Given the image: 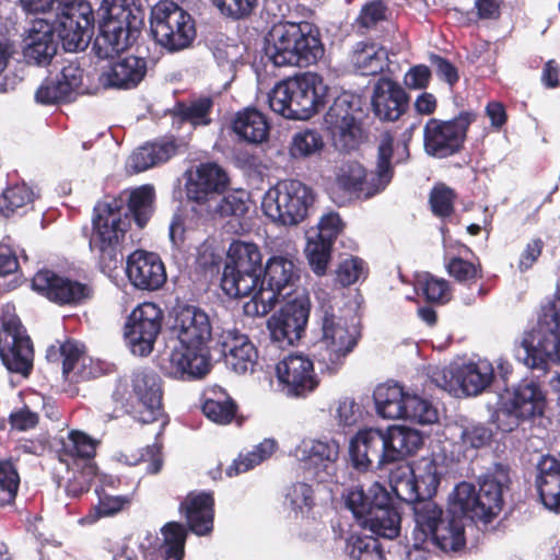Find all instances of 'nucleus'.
<instances>
[{
	"mask_svg": "<svg viewBox=\"0 0 560 560\" xmlns=\"http://www.w3.org/2000/svg\"><path fill=\"white\" fill-rule=\"evenodd\" d=\"M262 255L254 243L235 241L228 250L221 279L222 290L231 298L253 295L261 273Z\"/></svg>",
	"mask_w": 560,
	"mask_h": 560,
	"instance_id": "obj_11",
	"label": "nucleus"
},
{
	"mask_svg": "<svg viewBox=\"0 0 560 560\" xmlns=\"http://www.w3.org/2000/svg\"><path fill=\"white\" fill-rule=\"evenodd\" d=\"M545 407L546 393L540 384L524 380L501 397L497 412L498 428L511 432L522 422L542 416Z\"/></svg>",
	"mask_w": 560,
	"mask_h": 560,
	"instance_id": "obj_15",
	"label": "nucleus"
},
{
	"mask_svg": "<svg viewBox=\"0 0 560 560\" xmlns=\"http://www.w3.org/2000/svg\"><path fill=\"white\" fill-rule=\"evenodd\" d=\"M97 441L80 431H72L69 434V442L66 446L67 452L74 458L73 462L84 464L92 462L95 455Z\"/></svg>",
	"mask_w": 560,
	"mask_h": 560,
	"instance_id": "obj_57",
	"label": "nucleus"
},
{
	"mask_svg": "<svg viewBox=\"0 0 560 560\" xmlns=\"http://www.w3.org/2000/svg\"><path fill=\"white\" fill-rule=\"evenodd\" d=\"M465 526L466 521L463 516L446 511L444 518L434 527L429 541L444 552H458L466 546Z\"/></svg>",
	"mask_w": 560,
	"mask_h": 560,
	"instance_id": "obj_39",
	"label": "nucleus"
},
{
	"mask_svg": "<svg viewBox=\"0 0 560 560\" xmlns=\"http://www.w3.org/2000/svg\"><path fill=\"white\" fill-rule=\"evenodd\" d=\"M177 149L178 145L174 140L148 143L137 149L129 156L127 167L135 173L147 171L156 164L170 160L176 154Z\"/></svg>",
	"mask_w": 560,
	"mask_h": 560,
	"instance_id": "obj_40",
	"label": "nucleus"
},
{
	"mask_svg": "<svg viewBox=\"0 0 560 560\" xmlns=\"http://www.w3.org/2000/svg\"><path fill=\"white\" fill-rule=\"evenodd\" d=\"M249 195L246 190L238 189L230 191L226 195L219 192L213 199L201 208L210 215L224 217H243L249 208Z\"/></svg>",
	"mask_w": 560,
	"mask_h": 560,
	"instance_id": "obj_44",
	"label": "nucleus"
},
{
	"mask_svg": "<svg viewBox=\"0 0 560 560\" xmlns=\"http://www.w3.org/2000/svg\"><path fill=\"white\" fill-rule=\"evenodd\" d=\"M218 347L230 370L236 374L254 372L258 351L247 335L235 327L223 328L218 338Z\"/></svg>",
	"mask_w": 560,
	"mask_h": 560,
	"instance_id": "obj_24",
	"label": "nucleus"
},
{
	"mask_svg": "<svg viewBox=\"0 0 560 560\" xmlns=\"http://www.w3.org/2000/svg\"><path fill=\"white\" fill-rule=\"evenodd\" d=\"M388 15L387 5L382 0H373L362 7L355 23L360 28L370 30L387 21Z\"/></svg>",
	"mask_w": 560,
	"mask_h": 560,
	"instance_id": "obj_62",
	"label": "nucleus"
},
{
	"mask_svg": "<svg viewBox=\"0 0 560 560\" xmlns=\"http://www.w3.org/2000/svg\"><path fill=\"white\" fill-rule=\"evenodd\" d=\"M58 352L62 357V374L66 378L71 382H79L95 375L92 369H88V362L91 359L84 354V347L79 341L67 340L58 349L51 346L47 350V358L54 360Z\"/></svg>",
	"mask_w": 560,
	"mask_h": 560,
	"instance_id": "obj_34",
	"label": "nucleus"
},
{
	"mask_svg": "<svg viewBox=\"0 0 560 560\" xmlns=\"http://www.w3.org/2000/svg\"><path fill=\"white\" fill-rule=\"evenodd\" d=\"M233 130L249 143H261L269 135V124L266 117L254 108L237 113L233 120Z\"/></svg>",
	"mask_w": 560,
	"mask_h": 560,
	"instance_id": "obj_43",
	"label": "nucleus"
},
{
	"mask_svg": "<svg viewBox=\"0 0 560 560\" xmlns=\"http://www.w3.org/2000/svg\"><path fill=\"white\" fill-rule=\"evenodd\" d=\"M372 106L380 119L395 121L407 109L408 95L397 82L381 78L373 89Z\"/></svg>",
	"mask_w": 560,
	"mask_h": 560,
	"instance_id": "obj_31",
	"label": "nucleus"
},
{
	"mask_svg": "<svg viewBox=\"0 0 560 560\" xmlns=\"http://www.w3.org/2000/svg\"><path fill=\"white\" fill-rule=\"evenodd\" d=\"M328 90L319 74L305 72L276 84L268 93V104L284 118L306 120L325 106Z\"/></svg>",
	"mask_w": 560,
	"mask_h": 560,
	"instance_id": "obj_7",
	"label": "nucleus"
},
{
	"mask_svg": "<svg viewBox=\"0 0 560 560\" xmlns=\"http://www.w3.org/2000/svg\"><path fill=\"white\" fill-rule=\"evenodd\" d=\"M536 486L544 505L560 512V463L552 456H544L537 465Z\"/></svg>",
	"mask_w": 560,
	"mask_h": 560,
	"instance_id": "obj_38",
	"label": "nucleus"
},
{
	"mask_svg": "<svg viewBox=\"0 0 560 560\" xmlns=\"http://www.w3.org/2000/svg\"><path fill=\"white\" fill-rule=\"evenodd\" d=\"M280 390L287 396L302 397L318 386L314 362L303 353H291L276 365Z\"/></svg>",
	"mask_w": 560,
	"mask_h": 560,
	"instance_id": "obj_21",
	"label": "nucleus"
},
{
	"mask_svg": "<svg viewBox=\"0 0 560 560\" xmlns=\"http://www.w3.org/2000/svg\"><path fill=\"white\" fill-rule=\"evenodd\" d=\"M323 147L324 140L317 130L303 129L293 135L289 154L293 159H306L318 154Z\"/></svg>",
	"mask_w": 560,
	"mask_h": 560,
	"instance_id": "obj_51",
	"label": "nucleus"
},
{
	"mask_svg": "<svg viewBox=\"0 0 560 560\" xmlns=\"http://www.w3.org/2000/svg\"><path fill=\"white\" fill-rule=\"evenodd\" d=\"M20 475L10 459L0 460V504H11L18 494Z\"/></svg>",
	"mask_w": 560,
	"mask_h": 560,
	"instance_id": "obj_56",
	"label": "nucleus"
},
{
	"mask_svg": "<svg viewBox=\"0 0 560 560\" xmlns=\"http://www.w3.org/2000/svg\"><path fill=\"white\" fill-rule=\"evenodd\" d=\"M213 498L210 493H190L182 503L180 509L189 528L198 536H205L213 529Z\"/></svg>",
	"mask_w": 560,
	"mask_h": 560,
	"instance_id": "obj_36",
	"label": "nucleus"
},
{
	"mask_svg": "<svg viewBox=\"0 0 560 560\" xmlns=\"http://www.w3.org/2000/svg\"><path fill=\"white\" fill-rule=\"evenodd\" d=\"M212 106L213 102L210 96H202L192 101L190 105L183 110V122L189 125V127L209 125V114Z\"/></svg>",
	"mask_w": 560,
	"mask_h": 560,
	"instance_id": "obj_63",
	"label": "nucleus"
},
{
	"mask_svg": "<svg viewBox=\"0 0 560 560\" xmlns=\"http://www.w3.org/2000/svg\"><path fill=\"white\" fill-rule=\"evenodd\" d=\"M284 504L295 514L308 512L313 505V490L310 485L296 482L288 487Z\"/></svg>",
	"mask_w": 560,
	"mask_h": 560,
	"instance_id": "obj_59",
	"label": "nucleus"
},
{
	"mask_svg": "<svg viewBox=\"0 0 560 560\" xmlns=\"http://www.w3.org/2000/svg\"><path fill=\"white\" fill-rule=\"evenodd\" d=\"M316 311L320 336L314 342L312 355L322 373L336 374L357 348L361 338L358 317L351 310L336 308L330 299L320 298Z\"/></svg>",
	"mask_w": 560,
	"mask_h": 560,
	"instance_id": "obj_2",
	"label": "nucleus"
},
{
	"mask_svg": "<svg viewBox=\"0 0 560 560\" xmlns=\"http://www.w3.org/2000/svg\"><path fill=\"white\" fill-rule=\"evenodd\" d=\"M340 445L335 439H303L290 455L303 463L305 468L324 482L335 476Z\"/></svg>",
	"mask_w": 560,
	"mask_h": 560,
	"instance_id": "obj_20",
	"label": "nucleus"
},
{
	"mask_svg": "<svg viewBox=\"0 0 560 560\" xmlns=\"http://www.w3.org/2000/svg\"><path fill=\"white\" fill-rule=\"evenodd\" d=\"M132 392L142 406L139 413L143 423L153 422L162 417V387L159 375L144 370L135 372Z\"/></svg>",
	"mask_w": 560,
	"mask_h": 560,
	"instance_id": "obj_30",
	"label": "nucleus"
},
{
	"mask_svg": "<svg viewBox=\"0 0 560 560\" xmlns=\"http://www.w3.org/2000/svg\"><path fill=\"white\" fill-rule=\"evenodd\" d=\"M366 269L365 264L361 258L358 257H348L343 259L336 271L337 281L343 285L348 287L361 278H365Z\"/></svg>",
	"mask_w": 560,
	"mask_h": 560,
	"instance_id": "obj_64",
	"label": "nucleus"
},
{
	"mask_svg": "<svg viewBox=\"0 0 560 560\" xmlns=\"http://www.w3.org/2000/svg\"><path fill=\"white\" fill-rule=\"evenodd\" d=\"M459 390L466 395H478L486 390L494 377L493 365L488 360H478L457 366Z\"/></svg>",
	"mask_w": 560,
	"mask_h": 560,
	"instance_id": "obj_41",
	"label": "nucleus"
},
{
	"mask_svg": "<svg viewBox=\"0 0 560 560\" xmlns=\"http://www.w3.org/2000/svg\"><path fill=\"white\" fill-rule=\"evenodd\" d=\"M0 323L1 362L10 373L27 378L33 371L34 349L13 305L2 306Z\"/></svg>",
	"mask_w": 560,
	"mask_h": 560,
	"instance_id": "obj_14",
	"label": "nucleus"
},
{
	"mask_svg": "<svg viewBox=\"0 0 560 560\" xmlns=\"http://www.w3.org/2000/svg\"><path fill=\"white\" fill-rule=\"evenodd\" d=\"M265 51L276 67H307L323 57L324 46L314 24L281 22L268 32Z\"/></svg>",
	"mask_w": 560,
	"mask_h": 560,
	"instance_id": "obj_4",
	"label": "nucleus"
},
{
	"mask_svg": "<svg viewBox=\"0 0 560 560\" xmlns=\"http://www.w3.org/2000/svg\"><path fill=\"white\" fill-rule=\"evenodd\" d=\"M277 446L278 444L275 439H265L262 442L257 444L253 451L246 454H241L236 459H234V462L228 467L226 475L229 477H234L253 469L255 466L268 459L276 452Z\"/></svg>",
	"mask_w": 560,
	"mask_h": 560,
	"instance_id": "obj_46",
	"label": "nucleus"
},
{
	"mask_svg": "<svg viewBox=\"0 0 560 560\" xmlns=\"http://www.w3.org/2000/svg\"><path fill=\"white\" fill-rule=\"evenodd\" d=\"M332 245L334 244L329 242L313 236L312 233H307L305 255L310 266L316 275L322 276L326 272L331 257Z\"/></svg>",
	"mask_w": 560,
	"mask_h": 560,
	"instance_id": "obj_55",
	"label": "nucleus"
},
{
	"mask_svg": "<svg viewBox=\"0 0 560 560\" xmlns=\"http://www.w3.org/2000/svg\"><path fill=\"white\" fill-rule=\"evenodd\" d=\"M515 355L527 368L542 372L549 362L560 364V291L541 304L535 325L524 334Z\"/></svg>",
	"mask_w": 560,
	"mask_h": 560,
	"instance_id": "obj_6",
	"label": "nucleus"
},
{
	"mask_svg": "<svg viewBox=\"0 0 560 560\" xmlns=\"http://www.w3.org/2000/svg\"><path fill=\"white\" fill-rule=\"evenodd\" d=\"M412 470L415 479H417L420 498H431L438 489L441 475L435 459L422 457L412 466Z\"/></svg>",
	"mask_w": 560,
	"mask_h": 560,
	"instance_id": "obj_49",
	"label": "nucleus"
},
{
	"mask_svg": "<svg viewBox=\"0 0 560 560\" xmlns=\"http://www.w3.org/2000/svg\"><path fill=\"white\" fill-rule=\"evenodd\" d=\"M151 31L155 40L170 51L189 47L196 37L194 19L172 1H161L152 9Z\"/></svg>",
	"mask_w": 560,
	"mask_h": 560,
	"instance_id": "obj_16",
	"label": "nucleus"
},
{
	"mask_svg": "<svg viewBox=\"0 0 560 560\" xmlns=\"http://www.w3.org/2000/svg\"><path fill=\"white\" fill-rule=\"evenodd\" d=\"M345 552L351 560H384L378 540L370 536L351 535L346 541Z\"/></svg>",
	"mask_w": 560,
	"mask_h": 560,
	"instance_id": "obj_50",
	"label": "nucleus"
},
{
	"mask_svg": "<svg viewBox=\"0 0 560 560\" xmlns=\"http://www.w3.org/2000/svg\"><path fill=\"white\" fill-rule=\"evenodd\" d=\"M96 16L100 34L94 49L100 58H113L137 38L141 21L128 0H102Z\"/></svg>",
	"mask_w": 560,
	"mask_h": 560,
	"instance_id": "obj_8",
	"label": "nucleus"
},
{
	"mask_svg": "<svg viewBox=\"0 0 560 560\" xmlns=\"http://www.w3.org/2000/svg\"><path fill=\"white\" fill-rule=\"evenodd\" d=\"M308 314L310 308L303 298H294L287 302L267 323L271 340L279 347L290 346L300 340L305 330Z\"/></svg>",
	"mask_w": 560,
	"mask_h": 560,
	"instance_id": "obj_23",
	"label": "nucleus"
},
{
	"mask_svg": "<svg viewBox=\"0 0 560 560\" xmlns=\"http://www.w3.org/2000/svg\"><path fill=\"white\" fill-rule=\"evenodd\" d=\"M314 202L310 187L296 179L278 182L264 195L261 209L271 221L283 226L300 224Z\"/></svg>",
	"mask_w": 560,
	"mask_h": 560,
	"instance_id": "obj_13",
	"label": "nucleus"
},
{
	"mask_svg": "<svg viewBox=\"0 0 560 560\" xmlns=\"http://www.w3.org/2000/svg\"><path fill=\"white\" fill-rule=\"evenodd\" d=\"M389 485L396 497L408 504L420 498L412 466L408 464L399 465L390 471Z\"/></svg>",
	"mask_w": 560,
	"mask_h": 560,
	"instance_id": "obj_47",
	"label": "nucleus"
},
{
	"mask_svg": "<svg viewBox=\"0 0 560 560\" xmlns=\"http://www.w3.org/2000/svg\"><path fill=\"white\" fill-rule=\"evenodd\" d=\"M387 51L374 43L360 42L352 54V62L362 75H376L387 67Z\"/></svg>",
	"mask_w": 560,
	"mask_h": 560,
	"instance_id": "obj_45",
	"label": "nucleus"
},
{
	"mask_svg": "<svg viewBox=\"0 0 560 560\" xmlns=\"http://www.w3.org/2000/svg\"><path fill=\"white\" fill-rule=\"evenodd\" d=\"M147 71V60L131 55L112 61L100 79L105 86L130 90L139 85Z\"/></svg>",
	"mask_w": 560,
	"mask_h": 560,
	"instance_id": "obj_32",
	"label": "nucleus"
},
{
	"mask_svg": "<svg viewBox=\"0 0 560 560\" xmlns=\"http://www.w3.org/2000/svg\"><path fill=\"white\" fill-rule=\"evenodd\" d=\"M117 202H98L94 208L90 245L100 253L101 262L115 269L122 261V247L131 220Z\"/></svg>",
	"mask_w": 560,
	"mask_h": 560,
	"instance_id": "obj_10",
	"label": "nucleus"
},
{
	"mask_svg": "<svg viewBox=\"0 0 560 560\" xmlns=\"http://www.w3.org/2000/svg\"><path fill=\"white\" fill-rule=\"evenodd\" d=\"M34 199L33 190L25 184L14 185L4 190L0 199V210L8 217L15 210L31 203Z\"/></svg>",
	"mask_w": 560,
	"mask_h": 560,
	"instance_id": "obj_58",
	"label": "nucleus"
},
{
	"mask_svg": "<svg viewBox=\"0 0 560 560\" xmlns=\"http://www.w3.org/2000/svg\"><path fill=\"white\" fill-rule=\"evenodd\" d=\"M477 506V492L474 485L460 482L455 487L452 493L447 512L454 515H460L465 521L467 518L474 521L477 520V515H475Z\"/></svg>",
	"mask_w": 560,
	"mask_h": 560,
	"instance_id": "obj_48",
	"label": "nucleus"
},
{
	"mask_svg": "<svg viewBox=\"0 0 560 560\" xmlns=\"http://www.w3.org/2000/svg\"><path fill=\"white\" fill-rule=\"evenodd\" d=\"M345 504L362 526L363 521L378 504L388 502V493L378 482L365 490L362 485H353L343 493Z\"/></svg>",
	"mask_w": 560,
	"mask_h": 560,
	"instance_id": "obj_33",
	"label": "nucleus"
},
{
	"mask_svg": "<svg viewBox=\"0 0 560 560\" xmlns=\"http://www.w3.org/2000/svg\"><path fill=\"white\" fill-rule=\"evenodd\" d=\"M400 522V514L388 497L387 503L376 505L364 518L362 527L369 528L377 536L393 539L399 535Z\"/></svg>",
	"mask_w": 560,
	"mask_h": 560,
	"instance_id": "obj_42",
	"label": "nucleus"
},
{
	"mask_svg": "<svg viewBox=\"0 0 560 560\" xmlns=\"http://www.w3.org/2000/svg\"><path fill=\"white\" fill-rule=\"evenodd\" d=\"M32 288L58 305H79L91 299L93 294L90 284L59 276L50 270L38 271L32 280Z\"/></svg>",
	"mask_w": 560,
	"mask_h": 560,
	"instance_id": "obj_22",
	"label": "nucleus"
},
{
	"mask_svg": "<svg viewBox=\"0 0 560 560\" xmlns=\"http://www.w3.org/2000/svg\"><path fill=\"white\" fill-rule=\"evenodd\" d=\"M474 120L475 115L471 112H462L450 120L429 119L423 128L424 151L438 159L459 152Z\"/></svg>",
	"mask_w": 560,
	"mask_h": 560,
	"instance_id": "obj_17",
	"label": "nucleus"
},
{
	"mask_svg": "<svg viewBox=\"0 0 560 560\" xmlns=\"http://www.w3.org/2000/svg\"><path fill=\"white\" fill-rule=\"evenodd\" d=\"M30 13H46L56 4L58 11V37L67 51L84 49L95 23L91 4L83 0H20Z\"/></svg>",
	"mask_w": 560,
	"mask_h": 560,
	"instance_id": "obj_9",
	"label": "nucleus"
},
{
	"mask_svg": "<svg viewBox=\"0 0 560 560\" xmlns=\"http://www.w3.org/2000/svg\"><path fill=\"white\" fill-rule=\"evenodd\" d=\"M298 249L293 242L282 241L277 252L267 259L261 285L243 306L248 316H264L275 305L294 292L300 279Z\"/></svg>",
	"mask_w": 560,
	"mask_h": 560,
	"instance_id": "obj_5",
	"label": "nucleus"
},
{
	"mask_svg": "<svg viewBox=\"0 0 560 560\" xmlns=\"http://www.w3.org/2000/svg\"><path fill=\"white\" fill-rule=\"evenodd\" d=\"M126 273L130 283L140 290L154 291L166 281L165 267L159 255L141 249L128 256Z\"/></svg>",
	"mask_w": 560,
	"mask_h": 560,
	"instance_id": "obj_28",
	"label": "nucleus"
},
{
	"mask_svg": "<svg viewBox=\"0 0 560 560\" xmlns=\"http://www.w3.org/2000/svg\"><path fill=\"white\" fill-rule=\"evenodd\" d=\"M213 397H206L202 412L215 423H230L236 412L235 404L224 392L213 393Z\"/></svg>",
	"mask_w": 560,
	"mask_h": 560,
	"instance_id": "obj_53",
	"label": "nucleus"
},
{
	"mask_svg": "<svg viewBox=\"0 0 560 560\" xmlns=\"http://www.w3.org/2000/svg\"><path fill=\"white\" fill-rule=\"evenodd\" d=\"M172 330L178 343L161 359V370L176 380L203 377L211 368L207 348L212 336L209 315L199 307L184 306L176 313Z\"/></svg>",
	"mask_w": 560,
	"mask_h": 560,
	"instance_id": "obj_1",
	"label": "nucleus"
},
{
	"mask_svg": "<svg viewBox=\"0 0 560 560\" xmlns=\"http://www.w3.org/2000/svg\"><path fill=\"white\" fill-rule=\"evenodd\" d=\"M413 512L415 529L412 532L413 549L407 553V560H427L425 544L436 525L446 514L431 498H419L410 503Z\"/></svg>",
	"mask_w": 560,
	"mask_h": 560,
	"instance_id": "obj_26",
	"label": "nucleus"
},
{
	"mask_svg": "<svg viewBox=\"0 0 560 560\" xmlns=\"http://www.w3.org/2000/svg\"><path fill=\"white\" fill-rule=\"evenodd\" d=\"M509 481L508 469L501 464H495L491 470L479 477L478 506L475 510L477 520L488 523L499 514L503 505V488Z\"/></svg>",
	"mask_w": 560,
	"mask_h": 560,
	"instance_id": "obj_27",
	"label": "nucleus"
},
{
	"mask_svg": "<svg viewBox=\"0 0 560 560\" xmlns=\"http://www.w3.org/2000/svg\"><path fill=\"white\" fill-rule=\"evenodd\" d=\"M376 412L384 419L409 420L419 424H432L439 420L432 402L398 383L378 385L373 394Z\"/></svg>",
	"mask_w": 560,
	"mask_h": 560,
	"instance_id": "obj_12",
	"label": "nucleus"
},
{
	"mask_svg": "<svg viewBox=\"0 0 560 560\" xmlns=\"http://www.w3.org/2000/svg\"><path fill=\"white\" fill-rule=\"evenodd\" d=\"M69 474L71 476L67 479L66 492L70 497H79L89 491L96 475V467L93 462H84L83 465L79 462H73Z\"/></svg>",
	"mask_w": 560,
	"mask_h": 560,
	"instance_id": "obj_54",
	"label": "nucleus"
},
{
	"mask_svg": "<svg viewBox=\"0 0 560 560\" xmlns=\"http://www.w3.org/2000/svg\"><path fill=\"white\" fill-rule=\"evenodd\" d=\"M355 105L354 95L342 93L335 98L325 115L327 129L339 150H354L362 139V130L354 118Z\"/></svg>",
	"mask_w": 560,
	"mask_h": 560,
	"instance_id": "obj_18",
	"label": "nucleus"
},
{
	"mask_svg": "<svg viewBox=\"0 0 560 560\" xmlns=\"http://www.w3.org/2000/svg\"><path fill=\"white\" fill-rule=\"evenodd\" d=\"M386 445L384 430L376 428L359 430L349 445L354 467L366 470L375 464L376 468H383L387 465Z\"/></svg>",
	"mask_w": 560,
	"mask_h": 560,
	"instance_id": "obj_25",
	"label": "nucleus"
},
{
	"mask_svg": "<svg viewBox=\"0 0 560 560\" xmlns=\"http://www.w3.org/2000/svg\"><path fill=\"white\" fill-rule=\"evenodd\" d=\"M409 156L406 142L395 144L389 132L381 136L375 168L368 174L357 161H342L335 170V183L339 189L357 198H371L382 192L394 176V165Z\"/></svg>",
	"mask_w": 560,
	"mask_h": 560,
	"instance_id": "obj_3",
	"label": "nucleus"
},
{
	"mask_svg": "<svg viewBox=\"0 0 560 560\" xmlns=\"http://www.w3.org/2000/svg\"><path fill=\"white\" fill-rule=\"evenodd\" d=\"M385 432L387 464L416 454L423 444L421 433L406 425H390Z\"/></svg>",
	"mask_w": 560,
	"mask_h": 560,
	"instance_id": "obj_35",
	"label": "nucleus"
},
{
	"mask_svg": "<svg viewBox=\"0 0 560 560\" xmlns=\"http://www.w3.org/2000/svg\"><path fill=\"white\" fill-rule=\"evenodd\" d=\"M417 287L422 290L428 301L445 303L450 300L448 282L444 279L430 273L419 275Z\"/></svg>",
	"mask_w": 560,
	"mask_h": 560,
	"instance_id": "obj_60",
	"label": "nucleus"
},
{
	"mask_svg": "<svg viewBox=\"0 0 560 560\" xmlns=\"http://www.w3.org/2000/svg\"><path fill=\"white\" fill-rule=\"evenodd\" d=\"M162 318L161 308L151 302H144L131 312L125 326V338L133 354L145 357L152 352Z\"/></svg>",
	"mask_w": 560,
	"mask_h": 560,
	"instance_id": "obj_19",
	"label": "nucleus"
},
{
	"mask_svg": "<svg viewBox=\"0 0 560 560\" xmlns=\"http://www.w3.org/2000/svg\"><path fill=\"white\" fill-rule=\"evenodd\" d=\"M109 202H117L118 209L132 215L139 228H143L154 211V189L150 185H143L132 190L122 191L118 198Z\"/></svg>",
	"mask_w": 560,
	"mask_h": 560,
	"instance_id": "obj_37",
	"label": "nucleus"
},
{
	"mask_svg": "<svg viewBox=\"0 0 560 560\" xmlns=\"http://www.w3.org/2000/svg\"><path fill=\"white\" fill-rule=\"evenodd\" d=\"M229 184L226 173L215 163L200 164L189 175L186 184L187 198L201 208L222 192Z\"/></svg>",
	"mask_w": 560,
	"mask_h": 560,
	"instance_id": "obj_29",
	"label": "nucleus"
},
{
	"mask_svg": "<svg viewBox=\"0 0 560 560\" xmlns=\"http://www.w3.org/2000/svg\"><path fill=\"white\" fill-rule=\"evenodd\" d=\"M164 542L161 551L165 560H183L187 532L184 525L170 522L162 528Z\"/></svg>",
	"mask_w": 560,
	"mask_h": 560,
	"instance_id": "obj_52",
	"label": "nucleus"
},
{
	"mask_svg": "<svg viewBox=\"0 0 560 560\" xmlns=\"http://www.w3.org/2000/svg\"><path fill=\"white\" fill-rule=\"evenodd\" d=\"M455 192L445 184H436L431 192L429 202L432 212L440 218L450 217L454 211Z\"/></svg>",
	"mask_w": 560,
	"mask_h": 560,
	"instance_id": "obj_61",
	"label": "nucleus"
}]
</instances>
